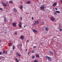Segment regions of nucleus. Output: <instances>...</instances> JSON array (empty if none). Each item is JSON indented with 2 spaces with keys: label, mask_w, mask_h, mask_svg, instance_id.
Returning <instances> with one entry per match:
<instances>
[{
  "label": "nucleus",
  "mask_w": 62,
  "mask_h": 62,
  "mask_svg": "<svg viewBox=\"0 0 62 62\" xmlns=\"http://www.w3.org/2000/svg\"><path fill=\"white\" fill-rule=\"evenodd\" d=\"M9 45L10 46H11L12 45V43H9Z\"/></svg>",
  "instance_id": "nucleus-15"
},
{
  "label": "nucleus",
  "mask_w": 62,
  "mask_h": 62,
  "mask_svg": "<svg viewBox=\"0 0 62 62\" xmlns=\"http://www.w3.org/2000/svg\"><path fill=\"white\" fill-rule=\"evenodd\" d=\"M45 30L46 31H48L49 30V29L47 27H46L45 28Z\"/></svg>",
  "instance_id": "nucleus-13"
},
{
  "label": "nucleus",
  "mask_w": 62,
  "mask_h": 62,
  "mask_svg": "<svg viewBox=\"0 0 62 62\" xmlns=\"http://www.w3.org/2000/svg\"><path fill=\"white\" fill-rule=\"evenodd\" d=\"M49 53L50 54H51L52 55H53V54H54L53 53V52H52V51H49Z\"/></svg>",
  "instance_id": "nucleus-10"
},
{
  "label": "nucleus",
  "mask_w": 62,
  "mask_h": 62,
  "mask_svg": "<svg viewBox=\"0 0 62 62\" xmlns=\"http://www.w3.org/2000/svg\"><path fill=\"white\" fill-rule=\"evenodd\" d=\"M0 55H1V54H2V52H0Z\"/></svg>",
  "instance_id": "nucleus-37"
},
{
  "label": "nucleus",
  "mask_w": 62,
  "mask_h": 62,
  "mask_svg": "<svg viewBox=\"0 0 62 62\" xmlns=\"http://www.w3.org/2000/svg\"><path fill=\"white\" fill-rule=\"evenodd\" d=\"M2 59V58L0 57V59Z\"/></svg>",
  "instance_id": "nucleus-43"
},
{
  "label": "nucleus",
  "mask_w": 62,
  "mask_h": 62,
  "mask_svg": "<svg viewBox=\"0 0 62 62\" xmlns=\"http://www.w3.org/2000/svg\"><path fill=\"white\" fill-rule=\"evenodd\" d=\"M33 47H34V48H36V46H34Z\"/></svg>",
  "instance_id": "nucleus-41"
},
{
  "label": "nucleus",
  "mask_w": 62,
  "mask_h": 62,
  "mask_svg": "<svg viewBox=\"0 0 62 62\" xmlns=\"http://www.w3.org/2000/svg\"><path fill=\"white\" fill-rule=\"evenodd\" d=\"M40 9L41 10H43L44 9V6H41L40 7Z\"/></svg>",
  "instance_id": "nucleus-5"
},
{
  "label": "nucleus",
  "mask_w": 62,
  "mask_h": 62,
  "mask_svg": "<svg viewBox=\"0 0 62 62\" xmlns=\"http://www.w3.org/2000/svg\"><path fill=\"white\" fill-rule=\"evenodd\" d=\"M26 51H27V49L26 50Z\"/></svg>",
  "instance_id": "nucleus-47"
},
{
  "label": "nucleus",
  "mask_w": 62,
  "mask_h": 62,
  "mask_svg": "<svg viewBox=\"0 0 62 62\" xmlns=\"http://www.w3.org/2000/svg\"><path fill=\"white\" fill-rule=\"evenodd\" d=\"M14 35H17V32H15L14 33Z\"/></svg>",
  "instance_id": "nucleus-24"
},
{
  "label": "nucleus",
  "mask_w": 62,
  "mask_h": 62,
  "mask_svg": "<svg viewBox=\"0 0 62 62\" xmlns=\"http://www.w3.org/2000/svg\"><path fill=\"white\" fill-rule=\"evenodd\" d=\"M19 26L20 27H22V23L21 22H19Z\"/></svg>",
  "instance_id": "nucleus-7"
},
{
  "label": "nucleus",
  "mask_w": 62,
  "mask_h": 62,
  "mask_svg": "<svg viewBox=\"0 0 62 62\" xmlns=\"http://www.w3.org/2000/svg\"><path fill=\"white\" fill-rule=\"evenodd\" d=\"M21 46H22V44H21Z\"/></svg>",
  "instance_id": "nucleus-48"
},
{
  "label": "nucleus",
  "mask_w": 62,
  "mask_h": 62,
  "mask_svg": "<svg viewBox=\"0 0 62 62\" xmlns=\"http://www.w3.org/2000/svg\"><path fill=\"white\" fill-rule=\"evenodd\" d=\"M53 13L55 15H56L57 14V13L56 12H54Z\"/></svg>",
  "instance_id": "nucleus-27"
},
{
  "label": "nucleus",
  "mask_w": 62,
  "mask_h": 62,
  "mask_svg": "<svg viewBox=\"0 0 62 62\" xmlns=\"http://www.w3.org/2000/svg\"><path fill=\"white\" fill-rule=\"evenodd\" d=\"M29 40L28 39H27L26 41V42H29Z\"/></svg>",
  "instance_id": "nucleus-29"
},
{
  "label": "nucleus",
  "mask_w": 62,
  "mask_h": 62,
  "mask_svg": "<svg viewBox=\"0 0 62 62\" xmlns=\"http://www.w3.org/2000/svg\"><path fill=\"white\" fill-rule=\"evenodd\" d=\"M39 22L38 21H35V23H34L33 24V25L35 26V25H36V24H39Z\"/></svg>",
  "instance_id": "nucleus-2"
},
{
  "label": "nucleus",
  "mask_w": 62,
  "mask_h": 62,
  "mask_svg": "<svg viewBox=\"0 0 62 62\" xmlns=\"http://www.w3.org/2000/svg\"><path fill=\"white\" fill-rule=\"evenodd\" d=\"M46 58H47L48 59L49 61H52V59L51 57H49L47 56H46Z\"/></svg>",
  "instance_id": "nucleus-1"
},
{
  "label": "nucleus",
  "mask_w": 62,
  "mask_h": 62,
  "mask_svg": "<svg viewBox=\"0 0 62 62\" xmlns=\"http://www.w3.org/2000/svg\"><path fill=\"white\" fill-rule=\"evenodd\" d=\"M4 21L5 23H6V21H7V19H6V17H4Z\"/></svg>",
  "instance_id": "nucleus-11"
},
{
  "label": "nucleus",
  "mask_w": 62,
  "mask_h": 62,
  "mask_svg": "<svg viewBox=\"0 0 62 62\" xmlns=\"http://www.w3.org/2000/svg\"><path fill=\"white\" fill-rule=\"evenodd\" d=\"M13 11H14L15 12H17V9H15V8H13Z\"/></svg>",
  "instance_id": "nucleus-6"
},
{
  "label": "nucleus",
  "mask_w": 62,
  "mask_h": 62,
  "mask_svg": "<svg viewBox=\"0 0 62 62\" xmlns=\"http://www.w3.org/2000/svg\"><path fill=\"white\" fill-rule=\"evenodd\" d=\"M40 44L41 45H42L43 44V43H40Z\"/></svg>",
  "instance_id": "nucleus-36"
},
{
  "label": "nucleus",
  "mask_w": 62,
  "mask_h": 62,
  "mask_svg": "<svg viewBox=\"0 0 62 62\" xmlns=\"http://www.w3.org/2000/svg\"><path fill=\"white\" fill-rule=\"evenodd\" d=\"M20 18L21 20H22V19H23V18H22V17H20Z\"/></svg>",
  "instance_id": "nucleus-28"
},
{
  "label": "nucleus",
  "mask_w": 62,
  "mask_h": 62,
  "mask_svg": "<svg viewBox=\"0 0 62 62\" xmlns=\"http://www.w3.org/2000/svg\"><path fill=\"white\" fill-rule=\"evenodd\" d=\"M31 52V53H34V51L33 50H32Z\"/></svg>",
  "instance_id": "nucleus-26"
},
{
  "label": "nucleus",
  "mask_w": 62,
  "mask_h": 62,
  "mask_svg": "<svg viewBox=\"0 0 62 62\" xmlns=\"http://www.w3.org/2000/svg\"><path fill=\"white\" fill-rule=\"evenodd\" d=\"M61 2L62 3V0L61 1Z\"/></svg>",
  "instance_id": "nucleus-46"
},
{
  "label": "nucleus",
  "mask_w": 62,
  "mask_h": 62,
  "mask_svg": "<svg viewBox=\"0 0 62 62\" xmlns=\"http://www.w3.org/2000/svg\"><path fill=\"white\" fill-rule=\"evenodd\" d=\"M16 60L17 62H18L19 61H18V60L17 59V58H16Z\"/></svg>",
  "instance_id": "nucleus-23"
},
{
  "label": "nucleus",
  "mask_w": 62,
  "mask_h": 62,
  "mask_svg": "<svg viewBox=\"0 0 62 62\" xmlns=\"http://www.w3.org/2000/svg\"><path fill=\"white\" fill-rule=\"evenodd\" d=\"M3 5L4 6H5V7H6V6H7V5L5 3L3 4Z\"/></svg>",
  "instance_id": "nucleus-25"
},
{
  "label": "nucleus",
  "mask_w": 62,
  "mask_h": 62,
  "mask_svg": "<svg viewBox=\"0 0 62 62\" xmlns=\"http://www.w3.org/2000/svg\"><path fill=\"white\" fill-rule=\"evenodd\" d=\"M10 4H13V2L11 1H10L9 2Z\"/></svg>",
  "instance_id": "nucleus-18"
},
{
  "label": "nucleus",
  "mask_w": 62,
  "mask_h": 62,
  "mask_svg": "<svg viewBox=\"0 0 62 62\" xmlns=\"http://www.w3.org/2000/svg\"><path fill=\"white\" fill-rule=\"evenodd\" d=\"M20 38L22 39H24V37L23 36H21L20 37Z\"/></svg>",
  "instance_id": "nucleus-9"
},
{
  "label": "nucleus",
  "mask_w": 62,
  "mask_h": 62,
  "mask_svg": "<svg viewBox=\"0 0 62 62\" xmlns=\"http://www.w3.org/2000/svg\"><path fill=\"white\" fill-rule=\"evenodd\" d=\"M54 52L55 53H56V50H54Z\"/></svg>",
  "instance_id": "nucleus-40"
},
{
  "label": "nucleus",
  "mask_w": 62,
  "mask_h": 62,
  "mask_svg": "<svg viewBox=\"0 0 62 62\" xmlns=\"http://www.w3.org/2000/svg\"><path fill=\"white\" fill-rule=\"evenodd\" d=\"M51 19L52 21H54V17H51Z\"/></svg>",
  "instance_id": "nucleus-8"
},
{
  "label": "nucleus",
  "mask_w": 62,
  "mask_h": 62,
  "mask_svg": "<svg viewBox=\"0 0 62 62\" xmlns=\"http://www.w3.org/2000/svg\"><path fill=\"white\" fill-rule=\"evenodd\" d=\"M60 31H62V29H60Z\"/></svg>",
  "instance_id": "nucleus-32"
},
{
  "label": "nucleus",
  "mask_w": 62,
  "mask_h": 62,
  "mask_svg": "<svg viewBox=\"0 0 62 62\" xmlns=\"http://www.w3.org/2000/svg\"><path fill=\"white\" fill-rule=\"evenodd\" d=\"M16 54L18 56H19V57H20V56H21V55L19 54V53H17Z\"/></svg>",
  "instance_id": "nucleus-16"
},
{
  "label": "nucleus",
  "mask_w": 62,
  "mask_h": 62,
  "mask_svg": "<svg viewBox=\"0 0 62 62\" xmlns=\"http://www.w3.org/2000/svg\"><path fill=\"white\" fill-rule=\"evenodd\" d=\"M13 26H16V23H14L12 24Z\"/></svg>",
  "instance_id": "nucleus-3"
},
{
  "label": "nucleus",
  "mask_w": 62,
  "mask_h": 62,
  "mask_svg": "<svg viewBox=\"0 0 62 62\" xmlns=\"http://www.w3.org/2000/svg\"><path fill=\"white\" fill-rule=\"evenodd\" d=\"M13 50H14V49H15V47L13 46Z\"/></svg>",
  "instance_id": "nucleus-33"
},
{
  "label": "nucleus",
  "mask_w": 62,
  "mask_h": 62,
  "mask_svg": "<svg viewBox=\"0 0 62 62\" xmlns=\"http://www.w3.org/2000/svg\"><path fill=\"white\" fill-rule=\"evenodd\" d=\"M1 3L2 4V5H3L5 3H4L3 2H1Z\"/></svg>",
  "instance_id": "nucleus-31"
},
{
  "label": "nucleus",
  "mask_w": 62,
  "mask_h": 62,
  "mask_svg": "<svg viewBox=\"0 0 62 62\" xmlns=\"http://www.w3.org/2000/svg\"><path fill=\"white\" fill-rule=\"evenodd\" d=\"M26 25H25V26H24V27H26Z\"/></svg>",
  "instance_id": "nucleus-42"
},
{
  "label": "nucleus",
  "mask_w": 62,
  "mask_h": 62,
  "mask_svg": "<svg viewBox=\"0 0 62 62\" xmlns=\"http://www.w3.org/2000/svg\"><path fill=\"white\" fill-rule=\"evenodd\" d=\"M36 57L37 58H39V54H37L36 55Z\"/></svg>",
  "instance_id": "nucleus-17"
},
{
  "label": "nucleus",
  "mask_w": 62,
  "mask_h": 62,
  "mask_svg": "<svg viewBox=\"0 0 62 62\" xmlns=\"http://www.w3.org/2000/svg\"><path fill=\"white\" fill-rule=\"evenodd\" d=\"M55 11L57 13H60V12L59 11Z\"/></svg>",
  "instance_id": "nucleus-19"
},
{
  "label": "nucleus",
  "mask_w": 62,
  "mask_h": 62,
  "mask_svg": "<svg viewBox=\"0 0 62 62\" xmlns=\"http://www.w3.org/2000/svg\"><path fill=\"white\" fill-rule=\"evenodd\" d=\"M32 20H34V18H33V17H32Z\"/></svg>",
  "instance_id": "nucleus-38"
},
{
  "label": "nucleus",
  "mask_w": 62,
  "mask_h": 62,
  "mask_svg": "<svg viewBox=\"0 0 62 62\" xmlns=\"http://www.w3.org/2000/svg\"><path fill=\"white\" fill-rule=\"evenodd\" d=\"M34 62H38V61L37 60H35L34 61Z\"/></svg>",
  "instance_id": "nucleus-34"
},
{
  "label": "nucleus",
  "mask_w": 62,
  "mask_h": 62,
  "mask_svg": "<svg viewBox=\"0 0 62 62\" xmlns=\"http://www.w3.org/2000/svg\"><path fill=\"white\" fill-rule=\"evenodd\" d=\"M43 23H44V22H43Z\"/></svg>",
  "instance_id": "nucleus-44"
},
{
  "label": "nucleus",
  "mask_w": 62,
  "mask_h": 62,
  "mask_svg": "<svg viewBox=\"0 0 62 62\" xmlns=\"http://www.w3.org/2000/svg\"><path fill=\"white\" fill-rule=\"evenodd\" d=\"M31 2V1H29L28 2H26L27 3V4H29V3H30V2Z\"/></svg>",
  "instance_id": "nucleus-21"
},
{
  "label": "nucleus",
  "mask_w": 62,
  "mask_h": 62,
  "mask_svg": "<svg viewBox=\"0 0 62 62\" xmlns=\"http://www.w3.org/2000/svg\"><path fill=\"white\" fill-rule=\"evenodd\" d=\"M5 33H7V32H5Z\"/></svg>",
  "instance_id": "nucleus-45"
},
{
  "label": "nucleus",
  "mask_w": 62,
  "mask_h": 62,
  "mask_svg": "<svg viewBox=\"0 0 62 62\" xmlns=\"http://www.w3.org/2000/svg\"><path fill=\"white\" fill-rule=\"evenodd\" d=\"M4 54H7V52L6 51H5L3 52Z\"/></svg>",
  "instance_id": "nucleus-20"
},
{
  "label": "nucleus",
  "mask_w": 62,
  "mask_h": 62,
  "mask_svg": "<svg viewBox=\"0 0 62 62\" xmlns=\"http://www.w3.org/2000/svg\"><path fill=\"white\" fill-rule=\"evenodd\" d=\"M3 9L2 8H0V10H3Z\"/></svg>",
  "instance_id": "nucleus-39"
},
{
  "label": "nucleus",
  "mask_w": 62,
  "mask_h": 62,
  "mask_svg": "<svg viewBox=\"0 0 62 62\" xmlns=\"http://www.w3.org/2000/svg\"><path fill=\"white\" fill-rule=\"evenodd\" d=\"M35 58V56H32V58H33V59H34V58Z\"/></svg>",
  "instance_id": "nucleus-22"
},
{
  "label": "nucleus",
  "mask_w": 62,
  "mask_h": 62,
  "mask_svg": "<svg viewBox=\"0 0 62 62\" xmlns=\"http://www.w3.org/2000/svg\"><path fill=\"white\" fill-rule=\"evenodd\" d=\"M55 10H57L58 9L57 8H56L55 9Z\"/></svg>",
  "instance_id": "nucleus-35"
},
{
  "label": "nucleus",
  "mask_w": 62,
  "mask_h": 62,
  "mask_svg": "<svg viewBox=\"0 0 62 62\" xmlns=\"http://www.w3.org/2000/svg\"><path fill=\"white\" fill-rule=\"evenodd\" d=\"M56 4H57V3L56 2L54 3L53 4V6H55L56 5Z\"/></svg>",
  "instance_id": "nucleus-12"
},
{
  "label": "nucleus",
  "mask_w": 62,
  "mask_h": 62,
  "mask_svg": "<svg viewBox=\"0 0 62 62\" xmlns=\"http://www.w3.org/2000/svg\"><path fill=\"white\" fill-rule=\"evenodd\" d=\"M23 6L21 5L20 7V8L21 9H23Z\"/></svg>",
  "instance_id": "nucleus-14"
},
{
  "label": "nucleus",
  "mask_w": 62,
  "mask_h": 62,
  "mask_svg": "<svg viewBox=\"0 0 62 62\" xmlns=\"http://www.w3.org/2000/svg\"><path fill=\"white\" fill-rule=\"evenodd\" d=\"M33 32H34V33H37L38 32L35 29H33Z\"/></svg>",
  "instance_id": "nucleus-4"
},
{
  "label": "nucleus",
  "mask_w": 62,
  "mask_h": 62,
  "mask_svg": "<svg viewBox=\"0 0 62 62\" xmlns=\"http://www.w3.org/2000/svg\"><path fill=\"white\" fill-rule=\"evenodd\" d=\"M30 54V52H29L28 53V55H29V54Z\"/></svg>",
  "instance_id": "nucleus-30"
}]
</instances>
